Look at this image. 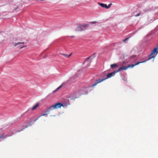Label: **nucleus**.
<instances>
[{"mask_svg":"<svg viewBox=\"0 0 158 158\" xmlns=\"http://www.w3.org/2000/svg\"><path fill=\"white\" fill-rule=\"evenodd\" d=\"M135 66V64H131V65H129L128 66H127V69L129 68H133L134 66Z\"/></svg>","mask_w":158,"mask_h":158,"instance_id":"obj_12","label":"nucleus"},{"mask_svg":"<svg viewBox=\"0 0 158 158\" xmlns=\"http://www.w3.org/2000/svg\"><path fill=\"white\" fill-rule=\"evenodd\" d=\"M118 67L117 64H114L110 65L111 68L112 69L114 68H117Z\"/></svg>","mask_w":158,"mask_h":158,"instance_id":"obj_9","label":"nucleus"},{"mask_svg":"<svg viewBox=\"0 0 158 158\" xmlns=\"http://www.w3.org/2000/svg\"><path fill=\"white\" fill-rule=\"evenodd\" d=\"M117 73L116 71H114L113 72L108 73L106 75V78H99L98 80H96L94 84H93L91 86H89V87H94L95 86L98 84L100 83L104 80L109 78H110L114 76L115 73Z\"/></svg>","mask_w":158,"mask_h":158,"instance_id":"obj_1","label":"nucleus"},{"mask_svg":"<svg viewBox=\"0 0 158 158\" xmlns=\"http://www.w3.org/2000/svg\"><path fill=\"white\" fill-rule=\"evenodd\" d=\"M47 111L46 112V113L44 114H43L42 115H41L40 116L41 117V116H44L46 115H47L49 113V112H47Z\"/></svg>","mask_w":158,"mask_h":158,"instance_id":"obj_15","label":"nucleus"},{"mask_svg":"<svg viewBox=\"0 0 158 158\" xmlns=\"http://www.w3.org/2000/svg\"><path fill=\"white\" fill-rule=\"evenodd\" d=\"M128 39V38H126V39L123 40V42H125Z\"/></svg>","mask_w":158,"mask_h":158,"instance_id":"obj_16","label":"nucleus"},{"mask_svg":"<svg viewBox=\"0 0 158 158\" xmlns=\"http://www.w3.org/2000/svg\"><path fill=\"white\" fill-rule=\"evenodd\" d=\"M3 134H2V135H0V138H4V137H3Z\"/></svg>","mask_w":158,"mask_h":158,"instance_id":"obj_18","label":"nucleus"},{"mask_svg":"<svg viewBox=\"0 0 158 158\" xmlns=\"http://www.w3.org/2000/svg\"><path fill=\"white\" fill-rule=\"evenodd\" d=\"M92 23H97V22H93Z\"/></svg>","mask_w":158,"mask_h":158,"instance_id":"obj_22","label":"nucleus"},{"mask_svg":"<svg viewBox=\"0 0 158 158\" xmlns=\"http://www.w3.org/2000/svg\"><path fill=\"white\" fill-rule=\"evenodd\" d=\"M24 43V42H19V43H16V44H14V45L15 46H16L17 45H18V44H23Z\"/></svg>","mask_w":158,"mask_h":158,"instance_id":"obj_14","label":"nucleus"},{"mask_svg":"<svg viewBox=\"0 0 158 158\" xmlns=\"http://www.w3.org/2000/svg\"><path fill=\"white\" fill-rule=\"evenodd\" d=\"M158 49L157 48H155L152 51L151 53L148 56V59L147 60H149L152 58H154L156 56L155 54L156 53V54L158 53Z\"/></svg>","mask_w":158,"mask_h":158,"instance_id":"obj_3","label":"nucleus"},{"mask_svg":"<svg viewBox=\"0 0 158 158\" xmlns=\"http://www.w3.org/2000/svg\"><path fill=\"white\" fill-rule=\"evenodd\" d=\"M64 85V83H63L61 85H60V86L58 87L54 91V92H56L59 89Z\"/></svg>","mask_w":158,"mask_h":158,"instance_id":"obj_10","label":"nucleus"},{"mask_svg":"<svg viewBox=\"0 0 158 158\" xmlns=\"http://www.w3.org/2000/svg\"><path fill=\"white\" fill-rule=\"evenodd\" d=\"M61 106L64 107V106L60 102H57L55 103V104L51 106L48 108L47 109V112H49L50 111L54 109L60 108Z\"/></svg>","mask_w":158,"mask_h":158,"instance_id":"obj_2","label":"nucleus"},{"mask_svg":"<svg viewBox=\"0 0 158 158\" xmlns=\"http://www.w3.org/2000/svg\"><path fill=\"white\" fill-rule=\"evenodd\" d=\"M147 60H145L144 61H142V62H137L135 64V65H137L141 63H144Z\"/></svg>","mask_w":158,"mask_h":158,"instance_id":"obj_11","label":"nucleus"},{"mask_svg":"<svg viewBox=\"0 0 158 158\" xmlns=\"http://www.w3.org/2000/svg\"><path fill=\"white\" fill-rule=\"evenodd\" d=\"M98 4L102 7L105 8L106 9H108L110 8L111 6L112 5V3H110L108 6L106 4H104L102 3H98Z\"/></svg>","mask_w":158,"mask_h":158,"instance_id":"obj_4","label":"nucleus"},{"mask_svg":"<svg viewBox=\"0 0 158 158\" xmlns=\"http://www.w3.org/2000/svg\"><path fill=\"white\" fill-rule=\"evenodd\" d=\"M78 97V96L77 95V93H74L70 96L69 97V98L70 100H73L76 98Z\"/></svg>","mask_w":158,"mask_h":158,"instance_id":"obj_6","label":"nucleus"},{"mask_svg":"<svg viewBox=\"0 0 158 158\" xmlns=\"http://www.w3.org/2000/svg\"><path fill=\"white\" fill-rule=\"evenodd\" d=\"M38 119H36L35 120V122Z\"/></svg>","mask_w":158,"mask_h":158,"instance_id":"obj_23","label":"nucleus"},{"mask_svg":"<svg viewBox=\"0 0 158 158\" xmlns=\"http://www.w3.org/2000/svg\"><path fill=\"white\" fill-rule=\"evenodd\" d=\"M140 15V13H139V14H137V15H135V16L136 17L138 16H139Z\"/></svg>","mask_w":158,"mask_h":158,"instance_id":"obj_20","label":"nucleus"},{"mask_svg":"<svg viewBox=\"0 0 158 158\" xmlns=\"http://www.w3.org/2000/svg\"><path fill=\"white\" fill-rule=\"evenodd\" d=\"M39 105V103H38L34 106L31 108V110L32 111L35 110L37 107H38Z\"/></svg>","mask_w":158,"mask_h":158,"instance_id":"obj_8","label":"nucleus"},{"mask_svg":"<svg viewBox=\"0 0 158 158\" xmlns=\"http://www.w3.org/2000/svg\"><path fill=\"white\" fill-rule=\"evenodd\" d=\"M106 76V75H104L103 76V77H105Z\"/></svg>","mask_w":158,"mask_h":158,"instance_id":"obj_24","label":"nucleus"},{"mask_svg":"<svg viewBox=\"0 0 158 158\" xmlns=\"http://www.w3.org/2000/svg\"><path fill=\"white\" fill-rule=\"evenodd\" d=\"M62 55L67 58L69 57L71 55V54H70L69 55H68L67 54H62Z\"/></svg>","mask_w":158,"mask_h":158,"instance_id":"obj_13","label":"nucleus"},{"mask_svg":"<svg viewBox=\"0 0 158 158\" xmlns=\"http://www.w3.org/2000/svg\"><path fill=\"white\" fill-rule=\"evenodd\" d=\"M156 48H157V49H158V44H157V45L156 46Z\"/></svg>","mask_w":158,"mask_h":158,"instance_id":"obj_21","label":"nucleus"},{"mask_svg":"<svg viewBox=\"0 0 158 158\" xmlns=\"http://www.w3.org/2000/svg\"><path fill=\"white\" fill-rule=\"evenodd\" d=\"M76 31H78V30H76Z\"/></svg>","mask_w":158,"mask_h":158,"instance_id":"obj_25","label":"nucleus"},{"mask_svg":"<svg viewBox=\"0 0 158 158\" xmlns=\"http://www.w3.org/2000/svg\"><path fill=\"white\" fill-rule=\"evenodd\" d=\"M26 47V45H23L20 47V49H21L23 47Z\"/></svg>","mask_w":158,"mask_h":158,"instance_id":"obj_17","label":"nucleus"},{"mask_svg":"<svg viewBox=\"0 0 158 158\" xmlns=\"http://www.w3.org/2000/svg\"><path fill=\"white\" fill-rule=\"evenodd\" d=\"M23 130H21L20 131H23Z\"/></svg>","mask_w":158,"mask_h":158,"instance_id":"obj_26","label":"nucleus"},{"mask_svg":"<svg viewBox=\"0 0 158 158\" xmlns=\"http://www.w3.org/2000/svg\"><path fill=\"white\" fill-rule=\"evenodd\" d=\"M90 57L91 56L87 57L83 63V64L87 63V65L86 66L87 67H88L89 66L90 63L91 61V60L90 59Z\"/></svg>","mask_w":158,"mask_h":158,"instance_id":"obj_5","label":"nucleus"},{"mask_svg":"<svg viewBox=\"0 0 158 158\" xmlns=\"http://www.w3.org/2000/svg\"><path fill=\"white\" fill-rule=\"evenodd\" d=\"M88 24H86V25H83V26L84 27H88Z\"/></svg>","mask_w":158,"mask_h":158,"instance_id":"obj_19","label":"nucleus"},{"mask_svg":"<svg viewBox=\"0 0 158 158\" xmlns=\"http://www.w3.org/2000/svg\"><path fill=\"white\" fill-rule=\"evenodd\" d=\"M127 69V67L126 66H122L120 67L116 71V73L122 70H126Z\"/></svg>","mask_w":158,"mask_h":158,"instance_id":"obj_7","label":"nucleus"}]
</instances>
